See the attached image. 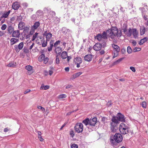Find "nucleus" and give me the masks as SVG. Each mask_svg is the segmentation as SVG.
Listing matches in <instances>:
<instances>
[{
    "instance_id": "f257e3e1",
    "label": "nucleus",
    "mask_w": 148,
    "mask_h": 148,
    "mask_svg": "<svg viewBox=\"0 0 148 148\" xmlns=\"http://www.w3.org/2000/svg\"><path fill=\"white\" fill-rule=\"evenodd\" d=\"M108 32L110 33V38L112 39H114L116 36L118 37L121 36L122 33L121 30H118L116 27H112L111 29L107 31L106 33Z\"/></svg>"
},
{
    "instance_id": "f03ea898",
    "label": "nucleus",
    "mask_w": 148,
    "mask_h": 148,
    "mask_svg": "<svg viewBox=\"0 0 148 148\" xmlns=\"http://www.w3.org/2000/svg\"><path fill=\"white\" fill-rule=\"evenodd\" d=\"M113 121L115 122L119 123V121L125 122V118L124 116L121 113H119L117 114L116 116H114L112 118Z\"/></svg>"
},
{
    "instance_id": "7ed1b4c3",
    "label": "nucleus",
    "mask_w": 148,
    "mask_h": 148,
    "mask_svg": "<svg viewBox=\"0 0 148 148\" xmlns=\"http://www.w3.org/2000/svg\"><path fill=\"white\" fill-rule=\"evenodd\" d=\"M119 130L122 134L125 135L128 133L129 128L126 124L122 123L120 125Z\"/></svg>"
},
{
    "instance_id": "20e7f679",
    "label": "nucleus",
    "mask_w": 148,
    "mask_h": 148,
    "mask_svg": "<svg viewBox=\"0 0 148 148\" xmlns=\"http://www.w3.org/2000/svg\"><path fill=\"white\" fill-rule=\"evenodd\" d=\"M96 38L99 41H101L103 39H107L106 33L105 32H103L102 34H98L96 36Z\"/></svg>"
},
{
    "instance_id": "39448f33",
    "label": "nucleus",
    "mask_w": 148,
    "mask_h": 148,
    "mask_svg": "<svg viewBox=\"0 0 148 148\" xmlns=\"http://www.w3.org/2000/svg\"><path fill=\"white\" fill-rule=\"evenodd\" d=\"M83 125L82 123H78L75 126V130L77 133L81 132L83 131Z\"/></svg>"
},
{
    "instance_id": "423d86ee",
    "label": "nucleus",
    "mask_w": 148,
    "mask_h": 148,
    "mask_svg": "<svg viewBox=\"0 0 148 148\" xmlns=\"http://www.w3.org/2000/svg\"><path fill=\"white\" fill-rule=\"evenodd\" d=\"M113 139L116 142L119 143L122 141L123 137L121 134L116 133L114 136Z\"/></svg>"
},
{
    "instance_id": "0eeeda50",
    "label": "nucleus",
    "mask_w": 148,
    "mask_h": 148,
    "mask_svg": "<svg viewBox=\"0 0 148 148\" xmlns=\"http://www.w3.org/2000/svg\"><path fill=\"white\" fill-rule=\"evenodd\" d=\"M112 122L110 123V128L111 131L114 132H115L116 130V126L117 124L118 123L117 122H115L114 121H113L112 120V119H111Z\"/></svg>"
},
{
    "instance_id": "6e6552de",
    "label": "nucleus",
    "mask_w": 148,
    "mask_h": 148,
    "mask_svg": "<svg viewBox=\"0 0 148 148\" xmlns=\"http://www.w3.org/2000/svg\"><path fill=\"white\" fill-rule=\"evenodd\" d=\"M23 45V42H21L18 45H15L14 46V49L16 51L19 52L20 50L22 49Z\"/></svg>"
},
{
    "instance_id": "1a4fd4ad",
    "label": "nucleus",
    "mask_w": 148,
    "mask_h": 148,
    "mask_svg": "<svg viewBox=\"0 0 148 148\" xmlns=\"http://www.w3.org/2000/svg\"><path fill=\"white\" fill-rule=\"evenodd\" d=\"M97 119L96 117H95L92 119H89V125L91 126H95L96 124Z\"/></svg>"
},
{
    "instance_id": "9d476101",
    "label": "nucleus",
    "mask_w": 148,
    "mask_h": 148,
    "mask_svg": "<svg viewBox=\"0 0 148 148\" xmlns=\"http://www.w3.org/2000/svg\"><path fill=\"white\" fill-rule=\"evenodd\" d=\"M101 45L99 43H97L93 47V49L95 51H99L101 48Z\"/></svg>"
},
{
    "instance_id": "9b49d317",
    "label": "nucleus",
    "mask_w": 148,
    "mask_h": 148,
    "mask_svg": "<svg viewBox=\"0 0 148 148\" xmlns=\"http://www.w3.org/2000/svg\"><path fill=\"white\" fill-rule=\"evenodd\" d=\"M46 36V40L47 41L49 40L51 38L52 34L51 33H47V31L45 32L43 34V36Z\"/></svg>"
},
{
    "instance_id": "f8f14e48",
    "label": "nucleus",
    "mask_w": 148,
    "mask_h": 148,
    "mask_svg": "<svg viewBox=\"0 0 148 148\" xmlns=\"http://www.w3.org/2000/svg\"><path fill=\"white\" fill-rule=\"evenodd\" d=\"M132 34L135 38H136L138 37V32L136 28L132 29Z\"/></svg>"
},
{
    "instance_id": "ddd939ff",
    "label": "nucleus",
    "mask_w": 148,
    "mask_h": 148,
    "mask_svg": "<svg viewBox=\"0 0 148 148\" xmlns=\"http://www.w3.org/2000/svg\"><path fill=\"white\" fill-rule=\"evenodd\" d=\"M25 69L29 72L28 73L32 74L34 72L33 67L30 65H27L25 66Z\"/></svg>"
},
{
    "instance_id": "4468645a",
    "label": "nucleus",
    "mask_w": 148,
    "mask_h": 148,
    "mask_svg": "<svg viewBox=\"0 0 148 148\" xmlns=\"http://www.w3.org/2000/svg\"><path fill=\"white\" fill-rule=\"evenodd\" d=\"M84 60L87 62L91 61L92 58V55H87L84 56Z\"/></svg>"
},
{
    "instance_id": "2eb2a0df",
    "label": "nucleus",
    "mask_w": 148,
    "mask_h": 148,
    "mask_svg": "<svg viewBox=\"0 0 148 148\" xmlns=\"http://www.w3.org/2000/svg\"><path fill=\"white\" fill-rule=\"evenodd\" d=\"M62 51V49L60 47H57L55 48V52L58 55H60Z\"/></svg>"
},
{
    "instance_id": "dca6fc26",
    "label": "nucleus",
    "mask_w": 148,
    "mask_h": 148,
    "mask_svg": "<svg viewBox=\"0 0 148 148\" xmlns=\"http://www.w3.org/2000/svg\"><path fill=\"white\" fill-rule=\"evenodd\" d=\"M19 30H15L12 32V36L17 38L19 36Z\"/></svg>"
},
{
    "instance_id": "f3484780",
    "label": "nucleus",
    "mask_w": 148,
    "mask_h": 148,
    "mask_svg": "<svg viewBox=\"0 0 148 148\" xmlns=\"http://www.w3.org/2000/svg\"><path fill=\"white\" fill-rule=\"evenodd\" d=\"M112 46L114 49L113 51H117V52L120 51V48L118 46L114 44H113L112 45Z\"/></svg>"
},
{
    "instance_id": "a211bd4d",
    "label": "nucleus",
    "mask_w": 148,
    "mask_h": 148,
    "mask_svg": "<svg viewBox=\"0 0 148 148\" xmlns=\"http://www.w3.org/2000/svg\"><path fill=\"white\" fill-rule=\"evenodd\" d=\"M16 65V63L14 61L10 62L6 66L8 67H14Z\"/></svg>"
},
{
    "instance_id": "6ab92c4d",
    "label": "nucleus",
    "mask_w": 148,
    "mask_h": 148,
    "mask_svg": "<svg viewBox=\"0 0 148 148\" xmlns=\"http://www.w3.org/2000/svg\"><path fill=\"white\" fill-rule=\"evenodd\" d=\"M40 23L39 22H36L34 25L32 26V30H34L37 29L38 27L40 26Z\"/></svg>"
},
{
    "instance_id": "aec40b11",
    "label": "nucleus",
    "mask_w": 148,
    "mask_h": 148,
    "mask_svg": "<svg viewBox=\"0 0 148 148\" xmlns=\"http://www.w3.org/2000/svg\"><path fill=\"white\" fill-rule=\"evenodd\" d=\"M19 41V40L18 39L12 38L10 40V43L11 45H12Z\"/></svg>"
},
{
    "instance_id": "412c9836",
    "label": "nucleus",
    "mask_w": 148,
    "mask_h": 148,
    "mask_svg": "<svg viewBox=\"0 0 148 148\" xmlns=\"http://www.w3.org/2000/svg\"><path fill=\"white\" fill-rule=\"evenodd\" d=\"M145 26H143L140 27V34L141 35H143L145 33Z\"/></svg>"
},
{
    "instance_id": "4be33fe9",
    "label": "nucleus",
    "mask_w": 148,
    "mask_h": 148,
    "mask_svg": "<svg viewBox=\"0 0 148 148\" xmlns=\"http://www.w3.org/2000/svg\"><path fill=\"white\" fill-rule=\"evenodd\" d=\"M12 7L14 10L18 9L19 8V5L18 3L15 2L13 3Z\"/></svg>"
},
{
    "instance_id": "5701e85b",
    "label": "nucleus",
    "mask_w": 148,
    "mask_h": 148,
    "mask_svg": "<svg viewBox=\"0 0 148 148\" xmlns=\"http://www.w3.org/2000/svg\"><path fill=\"white\" fill-rule=\"evenodd\" d=\"M132 29L130 28L128 29V30H127L126 32L124 33L127 36L130 37L132 35Z\"/></svg>"
},
{
    "instance_id": "b1692460",
    "label": "nucleus",
    "mask_w": 148,
    "mask_h": 148,
    "mask_svg": "<svg viewBox=\"0 0 148 148\" xmlns=\"http://www.w3.org/2000/svg\"><path fill=\"white\" fill-rule=\"evenodd\" d=\"M25 23L23 22H21L18 25V28L22 30L25 28Z\"/></svg>"
},
{
    "instance_id": "393cba45",
    "label": "nucleus",
    "mask_w": 148,
    "mask_h": 148,
    "mask_svg": "<svg viewBox=\"0 0 148 148\" xmlns=\"http://www.w3.org/2000/svg\"><path fill=\"white\" fill-rule=\"evenodd\" d=\"M10 10H9L8 12H5L4 13L2 14V15L1 16V18H7L9 15V14H10Z\"/></svg>"
},
{
    "instance_id": "a878e982",
    "label": "nucleus",
    "mask_w": 148,
    "mask_h": 148,
    "mask_svg": "<svg viewBox=\"0 0 148 148\" xmlns=\"http://www.w3.org/2000/svg\"><path fill=\"white\" fill-rule=\"evenodd\" d=\"M147 41V38L145 37L141 39L139 43V44L140 45H142L144 42Z\"/></svg>"
},
{
    "instance_id": "bb28decb",
    "label": "nucleus",
    "mask_w": 148,
    "mask_h": 148,
    "mask_svg": "<svg viewBox=\"0 0 148 148\" xmlns=\"http://www.w3.org/2000/svg\"><path fill=\"white\" fill-rule=\"evenodd\" d=\"M67 57V53L65 51H63L61 54V57L62 59H66Z\"/></svg>"
},
{
    "instance_id": "cd10ccee",
    "label": "nucleus",
    "mask_w": 148,
    "mask_h": 148,
    "mask_svg": "<svg viewBox=\"0 0 148 148\" xmlns=\"http://www.w3.org/2000/svg\"><path fill=\"white\" fill-rule=\"evenodd\" d=\"M53 41L52 40H51L50 42V46L49 47H48V50L49 51H51L52 48L53 47Z\"/></svg>"
},
{
    "instance_id": "c85d7f7f",
    "label": "nucleus",
    "mask_w": 148,
    "mask_h": 148,
    "mask_svg": "<svg viewBox=\"0 0 148 148\" xmlns=\"http://www.w3.org/2000/svg\"><path fill=\"white\" fill-rule=\"evenodd\" d=\"M75 59L76 60L75 63H77V64L81 63L82 62V58L79 57H77Z\"/></svg>"
},
{
    "instance_id": "c756f323",
    "label": "nucleus",
    "mask_w": 148,
    "mask_h": 148,
    "mask_svg": "<svg viewBox=\"0 0 148 148\" xmlns=\"http://www.w3.org/2000/svg\"><path fill=\"white\" fill-rule=\"evenodd\" d=\"M121 28L124 33H125L127 30V25L126 24H123V26Z\"/></svg>"
},
{
    "instance_id": "7c9ffc66",
    "label": "nucleus",
    "mask_w": 148,
    "mask_h": 148,
    "mask_svg": "<svg viewBox=\"0 0 148 148\" xmlns=\"http://www.w3.org/2000/svg\"><path fill=\"white\" fill-rule=\"evenodd\" d=\"M89 119L88 118H86L82 121V123L85 125H89Z\"/></svg>"
},
{
    "instance_id": "2f4dec72",
    "label": "nucleus",
    "mask_w": 148,
    "mask_h": 148,
    "mask_svg": "<svg viewBox=\"0 0 148 148\" xmlns=\"http://www.w3.org/2000/svg\"><path fill=\"white\" fill-rule=\"evenodd\" d=\"M45 58V55L43 54H42L39 57L38 60L39 61L41 62Z\"/></svg>"
},
{
    "instance_id": "473e14b6",
    "label": "nucleus",
    "mask_w": 148,
    "mask_h": 148,
    "mask_svg": "<svg viewBox=\"0 0 148 148\" xmlns=\"http://www.w3.org/2000/svg\"><path fill=\"white\" fill-rule=\"evenodd\" d=\"M8 30L9 33L11 34L13 32L14 28L11 26H9L8 27Z\"/></svg>"
},
{
    "instance_id": "72a5a7b5",
    "label": "nucleus",
    "mask_w": 148,
    "mask_h": 148,
    "mask_svg": "<svg viewBox=\"0 0 148 148\" xmlns=\"http://www.w3.org/2000/svg\"><path fill=\"white\" fill-rule=\"evenodd\" d=\"M55 15L56 13L54 11H50L49 15L50 18H52L53 17L55 16Z\"/></svg>"
},
{
    "instance_id": "f704fd0d",
    "label": "nucleus",
    "mask_w": 148,
    "mask_h": 148,
    "mask_svg": "<svg viewBox=\"0 0 148 148\" xmlns=\"http://www.w3.org/2000/svg\"><path fill=\"white\" fill-rule=\"evenodd\" d=\"M49 86L46 85V86H44L42 85L41 86L40 89H44L45 90H47L49 88Z\"/></svg>"
},
{
    "instance_id": "c9c22d12",
    "label": "nucleus",
    "mask_w": 148,
    "mask_h": 148,
    "mask_svg": "<svg viewBox=\"0 0 148 148\" xmlns=\"http://www.w3.org/2000/svg\"><path fill=\"white\" fill-rule=\"evenodd\" d=\"M54 22L56 23H57L60 22V19L57 17L54 18Z\"/></svg>"
},
{
    "instance_id": "e433bc0d",
    "label": "nucleus",
    "mask_w": 148,
    "mask_h": 148,
    "mask_svg": "<svg viewBox=\"0 0 148 148\" xmlns=\"http://www.w3.org/2000/svg\"><path fill=\"white\" fill-rule=\"evenodd\" d=\"M60 41L59 40L57 41L54 44L53 47H57V46L60 44Z\"/></svg>"
},
{
    "instance_id": "4c0bfd02",
    "label": "nucleus",
    "mask_w": 148,
    "mask_h": 148,
    "mask_svg": "<svg viewBox=\"0 0 148 148\" xmlns=\"http://www.w3.org/2000/svg\"><path fill=\"white\" fill-rule=\"evenodd\" d=\"M38 34V33L37 32H36L33 35L32 38V41H34L36 38L37 37V36Z\"/></svg>"
},
{
    "instance_id": "58836bf2",
    "label": "nucleus",
    "mask_w": 148,
    "mask_h": 148,
    "mask_svg": "<svg viewBox=\"0 0 148 148\" xmlns=\"http://www.w3.org/2000/svg\"><path fill=\"white\" fill-rule=\"evenodd\" d=\"M56 63L57 64H59L60 63V60L59 59L58 55H57L56 56V59L55 60Z\"/></svg>"
},
{
    "instance_id": "ea45409f",
    "label": "nucleus",
    "mask_w": 148,
    "mask_h": 148,
    "mask_svg": "<svg viewBox=\"0 0 148 148\" xmlns=\"http://www.w3.org/2000/svg\"><path fill=\"white\" fill-rule=\"evenodd\" d=\"M36 14L38 16H40L43 14L42 11L40 10H38L36 12Z\"/></svg>"
},
{
    "instance_id": "a19ab883",
    "label": "nucleus",
    "mask_w": 148,
    "mask_h": 148,
    "mask_svg": "<svg viewBox=\"0 0 148 148\" xmlns=\"http://www.w3.org/2000/svg\"><path fill=\"white\" fill-rule=\"evenodd\" d=\"M66 97V95L65 94H61L59 96L58 98L59 99H62Z\"/></svg>"
},
{
    "instance_id": "79ce46f5",
    "label": "nucleus",
    "mask_w": 148,
    "mask_h": 148,
    "mask_svg": "<svg viewBox=\"0 0 148 148\" xmlns=\"http://www.w3.org/2000/svg\"><path fill=\"white\" fill-rule=\"evenodd\" d=\"M124 59V58H121L117 60L114 63L115 64H117L118 63H119L120 62H121L122 60Z\"/></svg>"
},
{
    "instance_id": "37998d69",
    "label": "nucleus",
    "mask_w": 148,
    "mask_h": 148,
    "mask_svg": "<svg viewBox=\"0 0 148 148\" xmlns=\"http://www.w3.org/2000/svg\"><path fill=\"white\" fill-rule=\"evenodd\" d=\"M33 10V9L32 8H28L27 9V12L28 13H31Z\"/></svg>"
},
{
    "instance_id": "c03bdc74",
    "label": "nucleus",
    "mask_w": 148,
    "mask_h": 148,
    "mask_svg": "<svg viewBox=\"0 0 148 148\" xmlns=\"http://www.w3.org/2000/svg\"><path fill=\"white\" fill-rule=\"evenodd\" d=\"M119 53V52H117V51H113L114 55L113 58H114L117 57Z\"/></svg>"
},
{
    "instance_id": "a18cd8bd",
    "label": "nucleus",
    "mask_w": 148,
    "mask_h": 148,
    "mask_svg": "<svg viewBox=\"0 0 148 148\" xmlns=\"http://www.w3.org/2000/svg\"><path fill=\"white\" fill-rule=\"evenodd\" d=\"M132 51V50L131 48L130 47L128 46L127 48V53L130 54L131 53Z\"/></svg>"
},
{
    "instance_id": "49530a36",
    "label": "nucleus",
    "mask_w": 148,
    "mask_h": 148,
    "mask_svg": "<svg viewBox=\"0 0 148 148\" xmlns=\"http://www.w3.org/2000/svg\"><path fill=\"white\" fill-rule=\"evenodd\" d=\"M82 74V73L80 72L75 74V78L77 77Z\"/></svg>"
},
{
    "instance_id": "de8ad7c7",
    "label": "nucleus",
    "mask_w": 148,
    "mask_h": 148,
    "mask_svg": "<svg viewBox=\"0 0 148 148\" xmlns=\"http://www.w3.org/2000/svg\"><path fill=\"white\" fill-rule=\"evenodd\" d=\"M62 31L63 32L66 33L68 32V29L65 27H63L62 28Z\"/></svg>"
},
{
    "instance_id": "09e8293b",
    "label": "nucleus",
    "mask_w": 148,
    "mask_h": 148,
    "mask_svg": "<svg viewBox=\"0 0 148 148\" xmlns=\"http://www.w3.org/2000/svg\"><path fill=\"white\" fill-rule=\"evenodd\" d=\"M47 41L46 42H45V41L44 40L43 43L42 44V47H45L47 46Z\"/></svg>"
},
{
    "instance_id": "8fccbe9b",
    "label": "nucleus",
    "mask_w": 148,
    "mask_h": 148,
    "mask_svg": "<svg viewBox=\"0 0 148 148\" xmlns=\"http://www.w3.org/2000/svg\"><path fill=\"white\" fill-rule=\"evenodd\" d=\"M7 27V26L5 24L3 25L1 27V29L2 30H5Z\"/></svg>"
},
{
    "instance_id": "3c124183",
    "label": "nucleus",
    "mask_w": 148,
    "mask_h": 148,
    "mask_svg": "<svg viewBox=\"0 0 148 148\" xmlns=\"http://www.w3.org/2000/svg\"><path fill=\"white\" fill-rule=\"evenodd\" d=\"M38 108L39 109L41 110L43 112H45V109L41 106H38Z\"/></svg>"
},
{
    "instance_id": "603ef678",
    "label": "nucleus",
    "mask_w": 148,
    "mask_h": 148,
    "mask_svg": "<svg viewBox=\"0 0 148 148\" xmlns=\"http://www.w3.org/2000/svg\"><path fill=\"white\" fill-rule=\"evenodd\" d=\"M141 105L143 108H146V104L145 102L144 101L142 102Z\"/></svg>"
},
{
    "instance_id": "864d4df0",
    "label": "nucleus",
    "mask_w": 148,
    "mask_h": 148,
    "mask_svg": "<svg viewBox=\"0 0 148 148\" xmlns=\"http://www.w3.org/2000/svg\"><path fill=\"white\" fill-rule=\"evenodd\" d=\"M48 58H45L43 60L44 63L46 64L48 62Z\"/></svg>"
},
{
    "instance_id": "5fc2aeb1",
    "label": "nucleus",
    "mask_w": 148,
    "mask_h": 148,
    "mask_svg": "<svg viewBox=\"0 0 148 148\" xmlns=\"http://www.w3.org/2000/svg\"><path fill=\"white\" fill-rule=\"evenodd\" d=\"M10 130V128H8V127H6L4 129V132H6Z\"/></svg>"
},
{
    "instance_id": "6e6d98bb",
    "label": "nucleus",
    "mask_w": 148,
    "mask_h": 148,
    "mask_svg": "<svg viewBox=\"0 0 148 148\" xmlns=\"http://www.w3.org/2000/svg\"><path fill=\"white\" fill-rule=\"evenodd\" d=\"M141 48H135L134 49V51L135 52L139 51H140L141 50Z\"/></svg>"
},
{
    "instance_id": "4d7b16f0",
    "label": "nucleus",
    "mask_w": 148,
    "mask_h": 148,
    "mask_svg": "<svg viewBox=\"0 0 148 148\" xmlns=\"http://www.w3.org/2000/svg\"><path fill=\"white\" fill-rule=\"evenodd\" d=\"M130 69L133 72H135L136 71V70L135 68L133 66H131Z\"/></svg>"
},
{
    "instance_id": "13d9d810",
    "label": "nucleus",
    "mask_w": 148,
    "mask_h": 148,
    "mask_svg": "<svg viewBox=\"0 0 148 148\" xmlns=\"http://www.w3.org/2000/svg\"><path fill=\"white\" fill-rule=\"evenodd\" d=\"M31 91V90H30V89H27V90H26L24 92V94H26L28 93H29V92H30Z\"/></svg>"
},
{
    "instance_id": "bf43d9fd",
    "label": "nucleus",
    "mask_w": 148,
    "mask_h": 148,
    "mask_svg": "<svg viewBox=\"0 0 148 148\" xmlns=\"http://www.w3.org/2000/svg\"><path fill=\"white\" fill-rule=\"evenodd\" d=\"M99 52L100 54L101 55H102L104 54L105 53L104 51L103 50H101L99 51Z\"/></svg>"
},
{
    "instance_id": "052dcab7",
    "label": "nucleus",
    "mask_w": 148,
    "mask_h": 148,
    "mask_svg": "<svg viewBox=\"0 0 148 148\" xmlns=\"http://www.w3.org/2000/svg\"><path fill=\"white\" fill-rule=\"evenodd\" d=\"M70 134L72 138H73L74 136V134L73 131H71L70 132Z\"/></svg>"
},
{
    "instance_id": "680f3d73",
    "label": "nucleus",
    "mask_w": 148,
    "mask_h": 148,
    "mask_svg": "<svg viewBox=\"0 0 148 148\" xmlns=\"http://www.w3.org/2000/svg\"><path fill=\"white\" fill-rule=\"evenodd\" d=\"M132 44L134 46H135L136 45L137 43L135 40H133L132 42Z\"/></svg>"
},
{
    "instance_id": "e2e57ef3",
    "label": "nucleus",
    "mask_w": 148,
    "mask_h": 148,
    "mask_svg": "<svg viewBox=\"0 0 148 148\" xmlns=\"http://www.w3.org/2000/svg\"><path fill=\"white\" fill-rule=\"evenodd\" d=\"M121 52L122 54H124L126 52V51L125 49H123L121 50Z\"/></svg>"
},
{
    "instance_id": "0e129e2a",
    "label": "nucleus",
    "mask_w": 148,
    "mask_h": 148,
    "mask_svg": "<svg viewBox=\"0 0 148 148\" xmlns=\"http://www.w3.org/2000/svg\"><path fill=\"white\" fill-rule=\"evenodd\" d=\"M38 137L40 140L41 141H42L44 140L42 138V137L41 136H38Z\"/></svg>"
},
{
    "instance_id": "69168bd1",
    "label": "nucleus",
    "mask_w": 148,
    "mask_h": 148,
    "mask_svg": "<svg viewBox=\"0 0 148 148\" xmlns=\"http://www.w3.org/2000/svg\"><path fill=\"white\" fill-rule=\"evenodd\" d=\"M65 70L67 72H68L69 71V67H66L65 68Z\"/></svg>"
},
{
    "instance_id": "338daca9",
    "label": "nucleus",
    "mask_w": 148,
    "mask_h": 148,
    "mask_svg": "<svg viewBox=\"0 0 148 148\" xmlns=\"http://www.w3.org/2000/svg\"><path fill=\"white\" fill-rule=\"evenodd\" d=\"M23 5L25 8H27L28 6V4L26 3H23Z\"/></svg>"
},
{
    "instance_id": "774afa93",
    "label": "nucleus",
    "mask_w": 148,
    "mask_h": 148,
    "mask_svg": "<svg viewBox=\"0 0 148 148\" xmlns=\"http://www.w3.org/2000/svg\"><path fill=\"white\" fill-rule=\"evenodd\" d=\"M34 44V43H33L32 44V45L29 48V49L31 50L32 49V48H33V47Z\"/></svg>"
}]
</instances>
